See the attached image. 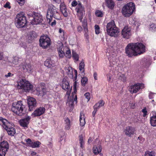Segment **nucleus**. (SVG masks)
<instances>
[{
  "label": "nucleus",
  "instance_id": "obj_1",
  "mask_svg": "<svg viewBox=\"0 0 156 156\" xmlns=\"http://www.w3.org/2000/svg\"><path fill=\"white\" fill-rule=\"evenodd\" d=\"M125 53L129 57L136 56L145 51V47L142 43L137 42L128 44L125 49Z\"/></svg>",
  "mask_w": 156,
  "mask_h": 156
},
{
  "label": "nucleus",
  "instance_id": "obj_2",
  "mask_svg": "<svg viewBox=\"0 0 156 156\" xmlns=\"http://www.w3.org/2000/svg\"><path fill=\"white\" fill-rule=\"evenodd\" d=\"M58 10V9L53 5H50L48 7L46 18L48 23L52 27L56 25L55 19H59L58 18L59 16V14Z\"/></svg>",
  "mask_w": 156,
  "mask_h": 156
},
{
  "label": "nucleus",
  "instance_id": "obj_3",
  "mask_svg": "<svg viewBox=\"0 0 156 156\" xmlns=\"http://www.w3.org/2000/svg\"><path fill=\"white\" fill-rule=\"evenodd\" d=\"M27 23V20L25 14L23 12L18 13L15 19V24L18 28L24 27Z\"/></svg>",
  "mask_w": 156,
  "mask_h": 156
},
{
  "label": "nucleus",
  "instance_id": "obj_4",
  "mask_svg": "<svg viewBox=\"0 0 156 156\" xmlns=\"http://www.w3.org/2000/svg\"><path fill=\"white\" fill-rule=\"evenodd\" d=\"M24 105H23L22 101H20L12 103L11 109L12 111L16 115L22 116L24 114Z\"/></svg>",
  "mask_w": 156,
  "mask_h": 156
},
{
  "label": "nucleus",
  "instance_id": "obj_5",
  "mask_svg": "<svg viewBox=\"0 0 156 156\" xmlns=\"http://www.w3.org/2000/svg\"><path fill=\"white\" fill-rule=\"evenodd\" d=\"M135 9V4L130 2L125 5L122 9V13L125 17H129L132 15Z\"/></svg>",
  "mask_w": 156,
  "mask_h": 156
},
{
  "label": "nucleus",
  "instance_id": "obj_6",
  "mask_svg": "<svg viewBox=\"0 0 156 156\" xmlns=\"http://www.w3.org/2000/svg\"><path fill=\"white\" fill-rule=\"evenodd\" d=\"M18 88L23 89L25 92L32 90L33 85L25 80L21 79L18 83Z\"/></svg>",
  "mask_w": 156,
  "mask_h": 156
},
{
  "label": "nucleus",
  "instance_id": "obj_7",
  "mask_svg": "<svg viewBox=\"0 0 156 156\" xmlns=\"http://www.w3.org/2000/svg\"><path fill=\"white\" fill-rule=\"evenodd\" d=\"M51 40L47 35L42 36L39 39V45L43 48L46 49L51 44Z\"/></svg>",
  "mask_w": 156,
  "mask_h": 156
},
{
  "label": "nucleus",
  "instance_id": "obj_8",
  "mask_svg": "<svg viewBox=\"0 0 156 156\" xmlns=\"http://www.w3.org/2000/svg\"><path fill=\"white\" fill-rule=\"evenodd\" d=\"M67 78H64L63 79L61 85L63 89L67 91L66 96L69 98L72 90V87H70L69 82L67 80Z\"/></svg>",
  "mask_w": 156,
  "mask_h": 156
},
{
  "label": "nucleus",
  "instance_id": "obj_9",
  "mask_svg": "<svg viewBox=\"0 0 156 156\" xmlns=\"http://www.w3.org/2000/svg\"><path fill=\"white\" fill-rule=\"evenodd\" d=\"M9 148L8 142L3 141L0 143V156H5Z\"/></svg>",
  "mask_w": 156,
  "mask_h": 156
},
{
  "label": "nucleus",
  "instance_id": "obj_10",
  "mask_svg": "<svg viewBox=\"0 0 156 156\" xmlns=\"http://www.w3.org/2000/svg\"><path fill=\"white\" fill-rule=\"evenodd\" d=\"M30 20V24L33 25L40 24L42 23L43 20L42 16L38 13H35V16L33 19Z\"/></svg>",
  "mask_w": 156,
  "mask_h": 156
},
{
  "label": "nucleus",
  "instance_id": "obj_11",
  "mask_svg": "<svg viewBox=\"0 0 156 156\" xmlns=\"http://www.w3.org/2000/svg\"><path fill=\"white\" fill-rule=\"evenodd\" d=\"M76 11L77 13V16L79 20L82 21L83 18V16L85 14L84 8L81 3H79L76 8Z\"/></svg>",
  "mask_w": 156,
  "mask_h": 156
},
{
  "label": "nucleus",
  "instance_id": "obj_12",
  "mask_svg": "<svg viewBox=\"0 0 156 156\" xmlns=\"http://www.w3.org/2000/svg\"><path fill=\"white\" fill-rule=\"evenodd\" d=\"M143 87L144 84H143L137 83L130 86L129 87V90L132 94L136 93L140 89H142Z\"/></svg>",
  "mask_w": 156,
  "mask_h": 156
},
{
  "label": "nucleus",
  "instance_id": "obj_13",
  "mask_svg": "<svg viewBox=\"0 0 156 156\" xmlns=\"http://www.w3.org/2000/svg\"><path fill=\"white\" fill-rule=\"evenodd\" d=\"M122 35L124 38L129 39L131 35V29L128 26H125L122 31Z\"/></svg>",
  "mask_w": 156,
  "mask_h": 156
},
{
  "label": "nucleus",
  "instance_id": "obj_14",
  "mask_svg": "<svg viewBox=\"0 0 156 156\" xmlns=\"http://www.w3.org/2000/svg\"><path fill=\"white\" fill-rule=\"evenodd\" d=\"M27 103L29 107V110L31 111L36 105V100L34 98H29L27 99Z\"/></svg>",
  "mask_w": 156,
  "mask_h": 156
},
{
  "label": "nucleus",
  "instance_id": "obj_15",
  "mask_svg": "<svg viewBox=\"0 0 156 156\" xmlns=\"http://www.w3.org/2000/svg\"><path fill=\"white\" fill-rule=\"evenodd\" d=\"M45 108L43 107H40L37 108L32 114L33 117L40 116L43 114L45 112Z\"/></svg>",
  "mask_w": 156,
  "mask_h": 156
},
{
  "label": "nucleus",
  "instance_id": "obj_16",
  "mask_svg": "<svg viewBox=\"0 0 156 156\" xmlns=\"http://www.w3.org/2000/svg\"><path fill=\"white\" fill-rule=\"evenodd\" d=\"M0 121L3 123V127L5 130L11 128H13V125L12 123L8 122L6 119H3L1 117H0Z\"/></svg>",
  "mask_w": 156,
  "mask_h": 156
},
{
  "label": "nucleus",
  "instance_id": "obj_17",
  "mask_svg": "<svg viewBox=\"0 0 156 156\" xmlns=\"http://www.w3.org/2000/svg\"><path fill=\"white\" fill-rule=\"evenodd\" d=\"M30 119V116L28 115L26 116L25 118L20 120L19 122L20 125L23 127H27Z\"/></svg>",
  "mask_w": 156,
  "mask_h": 156
},
{
  "label": "nucleus",
  "instance_id": "obj_18",
  "mask_svg": "<svg viewBox=\"0 0 156 156\" xmlns=\"http://www.w3.org/2000/svg\"><path fill=\"white\" fill-rule=\"evenodd\" d=\"M135 131L133 127L127 126L125 129L124 132L126 136L130 137L134 134Z\"/></svg>",
  "mask_w": 156,
  "mask_h": 156
},
{
  "label": "nucleus",
  "instance_id": "obj_19",
  "mask_svg": "<svg viewBox=\"0 0 156 156\" xmlns=\"http://www.w3.org/2000/svg\"><path fill=\"white\" fill-rule=\"evenodd\" d=\"M119 33L118 28L117 27H115L114 28L112 29L109 31L107 32L108 35L112 37H117Z\"/></svg>",
  "mask_w": 156,
  "mask_h": 156
},
{
  "label": "nucleus",
  "instance_id": "obj_20",
  "mask_svg": "<svg viewBox=\"0 0 156 156\" xmlns=\"http://www.w3.org/2000/svg\"><path fill=\"white\" fill-rule=\"evenodd\" d=\"M72 95V97L71 98V99H70L69 102L68 104L69 107H70L69 111H72L73 108V105H74V102L75 101H76L77 100V97L76 95H75V97L74 98L73 96Z\"/></svg>",
  "mask_w": 156,
  "mask_h": 156
},
{
  "label": "nucleus",
  "instance_id": "obj_21",
  "mask_svg": "<svg viewBox=\"0 0 156 156\" xmlns=\"http://www.w3.org/2000/svg\"><path fill=\"white\" fill-rule=\"evenodd\" d=\"M106 6L109 9H113L115 5V3L113 0H105Z\"/></svg>",
  "mask_w": 156,
  "mask_h": 156
},
{
  "label": "nucleus",
  "instance_id": "obj_22",
  "mask_svg": "<svg viewBox=\"0 0 156 156\" xmlns=\"http://www.w3.org/2000/svg\"><path fill=\"white\" fill-rule=\"evenodd\" d=\"M115 27H116L114 21H112L108 23L106 26L107 32H108L112 29H114Z\"/></svg>",
  "mask_w": 156,
  "mask_h": 156
},
{
  "label": "nucleus",
  "instance_id": "obj_23",
  "mask_svg": "<svg viewBox=\"0 0 156 156\" xmlns=\"http://www.w3.org/2000/svg\"><path fill=\"white\" fill-rule=\"evenodd\" d=\"M65 70L69 77L71 78H73V75L72 67L70 66H69L68 67H66L65 68Z\"/></svg>",
  "mask_w": 156,
  "mask_h": 156
},
{
  "label": "nucleus",
  "instance_id": "obj_24",
  "mask_svg": "<svg viewBox=\"0 0 156 156\" xmlns=\"http://www.w3.org/2000/svg\"><path fill=\"white\" fill-rule=\"evenodd\" d=\"M80 125L81 126H83L85 124L84 115L82 112L80 113Z\"/></svg>",
  "mask_w": 156,
  "mask_h": 156
},
{
  "label": "nucleus",
  "instance_id": "obj_25",
  "mask_svg": "<svg viewBox=\"0 0 156 156\" xmlns=\"http://www.w3.org/2000/svg\"><path fill=\"white\" fill-rule=\"evenodd\" d=\"M23 68L24 72H30L32 70L31 66L29 64H25L23 65Z\"/></svg>",
  "mask_w": 156,
  "mask_h": 156
},
{
  "label": "nucleus",
  "instance_id": "obj_26",
  "mask_svg": "<svg viewBox=\"0 0 156 156\" xmlns=\"http://www.w3.org/2000/svg\"><path fill=\"white\" fill-rule=\"evenodd\" d=\"M93 152L95 154L97 155L98 154L99 152H101V151L102 148L101 146L99 145L97 147L94 146L93 147Z\"/></svg>",
  "mask_w": 156,
  "mask_h": 156
},
{
  "label": "nucleus",
  "instance_id": "obj_27",
  "mask_svg": "<svg viewBox=\"0 0 156 156\" xmlns=\"http://www.w3.org/2000/svg\"><path fill=\"white\" fill-rule=\"evenodd\" d=\"M150 122L152 126H156V113L154 115L151 117Z\"/></svg>",
  "mask_w": 156,
  "mask_h": 156
},
{
  "label": "nucleus",
  "instance_id": "obj_28",
  "mask_svg": "<svg viewBox=\"0 0 156 156\" xmlns=\"http://www.w3.org/2000/svg\"><path fill=\"white\" fill-rule=\"evenodd\" d=\"M49 89L46 88V86H43L41 87V90L39 92L40 94H43V95L46 94V93L48 92Z\"/></svg>",
  "mask_w": 156,
  "mask_h": 156
},
{
  "label": "nucleus",
  "instance_id": "obj_29",
  "mask_svg": "<svg viewBox=\"0 0 156 156\" xmlns=\"http://www.w3.org/2000/svg\"><path fill=\"white\" fill-rule=\"evenodd\" d=\"M37 35L35 32H32L29 35L28 39L31 41L34 39L35 38L37 37Z\"/></svg>",
  "mask_w": 156,
  "mask_h": 156
},
{
  "label": "nucleus",
  "instance_id": "obj_30",
  "mask_svg": "<svg viewBox=\"0 0 156 156\" xmlns=\"http://www.w3.org/2000/svg\"><path fill=\"white\" fill-rule=\"evenodd\" d=\"M8 134L11 136H13L16 133V130L14 128H10L7 129L6 130Z\"/></svg>",
  "mask_w": 156,
  "mask_h": 156
},
{
  "label": "nucleus",
  "instance_id": "obj_31",
  "mask_svg": "<svg viewBox=\"0 0 156 156\" xmlns=\"http://www.w3.org/2000/svg\"><path fill=\"white\" fill-rule=\"evenodd\" d=\"M65 128L67 130H69L70 128V121L68 118H67L65 120Z\"/></svg>",
  "mask_w": 156,
  "mask_h": 156
},
{
  "label": "nucleus",
  "instance_id": "obj_32",
  "mask_svg": "<svg viewBox=\"0 0 156 156\" xmlns=\"http://www.w3.org/2000/svg\"><path fill=\"white\" fill-rule=\"evenodd\" d=\"M40 144L41 143L40 142L37 141L34 143L32 142L30 146L33 148H35L39 147Z\"/></svg>",
  "mask_w": 156,
  "mask_h": 156
},
{
  "label": "nucleus",
  "instance_id": "obj_33",
  "mask_svg": "<svg viewBox=\"0 0 156 156\" xmlns=\"http://www.w3.org/2000/svg\"><path fill=\"white\" fill-rule=\"evenodd\" d=\"M84 66L85 65L83 62H81L80 63L79 68L80 71L81 72V73H84Z\"/></svg>",
  "mask_w": 156,
  "mask_h": 156
},
{
  "label": "nucleus",
  "instance_id": "obj_34",
  "mask_svg": "<svg viewBox=\"0 0 156 156\" xmlns=\"http://www.w3.org/2000/svg\"><path fill=\"white\" fill-rule=\"evenodd\" d=\"M79 137L80 143V147L82 148H83L84 147V142L83 139V135L81 134L79 136Z\"/></svg>",
  "mask_w": 156,
  "mask_h": 156
},
{
  "label": "nucleus",
  "instance_id": "obj_35",
  "mask_svg": "<svg viewBox=\"0 0 156 156\" xmlns=\"http://www.w3.org/2000/svg\"><path fill=\"white\" fill-rule=\"evenodd\" d=\"M52 62L51 60L49 59H47L44 62V64L45 66L48 67L50 68L52 65Z\"/></svg>",
  "mask_w": 156,
  "mask_h": 156
},
{
  "label": "nucleus",
  "instance_id": "obj_36",
  "mask_svg": "<svg viewBox=\"0 0 156 156\" xmlns=\"http://www.w3.org/2000/svg\"><path fill=\"white\" fill-rule=\"evenodd\" d=\"M88 79L87 77H84L81 79V82L82 86L84 87L87 83Z\"/></svg>",
  "mask_w": 156,
  "mask_h": 156
},
{
  "label": "nucleus",
  "instance_id": "obj_37",
  "mask_svg": "<svg viewBox=\"0 0 156 156\" xmlns=\"http://www.w3.org/2000/svg\"><path fill=\"white\" fill-rule=\"evenodd\" d=\"M65 56L67 58H70L71 57V51L69 48H67V50H66V53H65Z\"/></svg>",
  "mask_w": 156,
  "mask_h": 156
},
{
  "label": "nucleus",
  "instance_id": "obj_38",
  "mask_svg": "<svg viewBox=\"0 0 156 156\" xmlns=\"http://www.w3.org/2000/svg\"><path fill=\"white\" fill-rule=\"evenodd\" d=\"M118 78L123 82H125L126 80V78L125 75L123 74H121L119 76Z\"/></svg>",
  "mask_w": 156,
  "mask_h": 156
},
{
  "label": "nucleus",
  "instance_id": "obj_39",
  "mask_svg": "<svg viewBox=\"0 0 156 156\" xmlns=\"http://www.w3.org/2000/svg\"><path fill=\"white\" fill-rule=\"evenodd\" d=\"M72 57L76 61L79 60V57L78 55L74 51L72 52Z\"/></svg>",
  "mask_w": 156,
  "mask_h": 156
},
{
  "label": "nucleus",
  "instance_id": "obj_40",
  "mask_svg": "<svg viewBox=\"0 0 156 156\" xmlns=\"http://www.w3.org/2000/svg\"><path fill=\"white\" fill-rule=\"evenodd\" d=\"M35 13H36L34 12H30L28 13L27 15L29 18L30 19V20H30L31 19H33V18L35 16Z\"/></svg>",
  "mask_w": 156,
  "mask_h": 156
},
{
  "label": "nucleus",
  "instance_id": "obj_41",
  "mask_svg": "<svg viewBox=\"0 0 156 156\" xmlns=\"http://www.w3.org/2000/svg\"><path fill=\"white\" fill-rule=\"evenodd\" d=\"M95 14L98 17H101L103 16L102 12L99 10H97L96 11Z\"/></svg>",
  "mask_w": 156,
  "mask_h": 156
},
{
  "label": "nucleus",
  "instance_id": "obj_42",
  "mask_svg": "<svg viewBox=\"0 0 156 156\" xmlns=\"http://www.w3.org/2000/svg\"><path fill=\"white\" fill-rule=\"evenodd\" d=\"M67 9L66 5L63 3H62L60 5V10L62 11L63 10H65Z\"/></svg>",
  "mask_w": 156,
  "mask_h": 156
},
{
  "label": "nucleus",
  "instance_id": "obj_43",
  "mask_svg": "<svg viewBox=\"0 0 156 156\" xmlns=\"http://www.w3.org/2000/svg\"><path fill=\"white\" fill-rule=\"evenodd\" d=\"M144 156H155L154 153L152 152H146Z\"/></svg>",
  "mask_w": 156,
  "mask_h": 156
},
{
  "label": "nucleus",
  "instance_id": "obj_44",
  "mask_svg": "<svg viewBox=\"0 0 156 156\" xmlns=\"http://www.w3.org/2000/svg\"><path fill=\"white\" fill-rule=\"evenodd\" d=\"M95 33L97 34H98L100 33V28L98 25H96L94 26Z\"/></svg>",
  "mask_w": 156,
  "mask_h": 156
},
{
  "label": "nucleus",
  "instance_id": "obj_45",
  "mask_svg": "<svg viewBox=\"0 0 156 156\" xmlns=\"http://www.w3.org/2000/svg\"><path fill=\"white\" fill-rule=\"evenodd\" d=\"M84 95L86 98L87 99V101H89L90 99V93L89 92H87L84 94Z\"/></svg>",
  "mask_w": 156,
  "mask_h": 156
},
{
  "label": "nucleus",
  "instance_id": "obj_46",
  "mask_svg": "<svg viewBox=\"0 0 156 156\" xmlns=\"http://www.w3.org/2000/svg\"><path fill=\"white\" fill-rule=\"evenodd\" d=\"M82 26L83 27H87V21L86 19H84L82 22Z\"/></svg>",
  "mask_w": 156,
  "mask_h": 156
},
{
  "label": "nucleus",
  "instance_id": "obj_47",
  "mask_svg": "<svg viewBox=\"0 0 156 156\" xmlns=\"http://www.w3.org/2000/svg\"><path fill=\"white\" fill-rule=\"evenodd\" d=\"M63 15L65 17H67L68 16V12L67 11V9L61 11Z\"/></svg>",
  "mask_w": 156,
  "mask_h": 156
},
{
  "label": "nucleus",
  "instance_id": "obj_48",
  "mask_svg": "<svg viewBox=\"0 0 156 156\" xmlns=\"http://www.w3.org/2000/svg\"><path fill=\"white\" fill-rule=\"evenodd\" d=\"M58 53L59 56L60 58H63L65 56V53L63 51H61L58 52Z\"/></svg>",
  "mask_w": 156,
  "mask_h": 156
},
{
  "label": "nucleus",
  "instance_id": "obj_49",
  "mask_svg": "<svg viewBox=\"0 0 156 156\" xmlns=\"http://www.w3.org/2000/svg\"><path fill=\"white\" fill-rule=\"evenodd\" d=\"M142 112L143 113V116L145 117L147 115V111L146 108H144L142 110Z\"/></svg>",
  "mask_w": 156,
  "mask_h": 156
},
{
  "label": "nucleus",
  "instance_id": "obj_50",
  "mask_svg": "<svg viewBox=\"0 0 156 156\" xmlns=\"http://www.w3.org/2000/svg\"><path fill=\"white\" fill-rule=\"evenodd\" d=\"M76 81H75L73 84V87H74V92H73L72 93V95H73L74 94H75L76 92Z\"/></svg>",
  "mask_w": 156,
  "mask_h": 156
},
{
  "label": "nucleus",
  "instance_id": "obj_51",
  "mask_svg": "<svg viewBox=\"0 0 156 156\" xmlns=\"http://www.w3.org/2000/svg\"><path fill=\"white\" fill-rule=\"evenodd\" d=\"M150 28L152 30H154L156 29V25L152 23L151 24L150 26Z\"/></svg>",
  "mask_w": 156,
  "mask_h": 156
},
{
  "label": "nucleus",
  "instance_id": "obj_52",
  "mask_svg": "<svg viewBox=\"0 0 156 156\" xmlns=\"http://www.w3.org/2000/svg\"><path fill=\"white\" fill-rule=\"evenodd\" d=\"M18 3L20 5H23L25 2V0H17Z\"/></svg>",
  "mask_w": 156,
  "mask_h": 156
},
{
  "label": "nucleus",
  "instance_id": "obj_53",
  "mask_svg": "<svg viewBox=\"0 0 156 156\" xmlns=\"http://www.w3.org/2000/svg\"><path fill=\"white\" fill-rule=\"evenodd\" d=\"M101 107L100 106V105H99V103H97L93 106V108H95V109L98 110L99 108Z\"/></svg>",
  "mask_w": 156,
  "mask_h": 156
},
{
  "label": "nucleus",
  "instance_id": "obj_54",
  "mask_svg": "<svg viewBox=\"0 0 156 156\" xmlns=\"http://www.w3.org/2000/svg\"><path fill=\"white\" fill-rule=\"evenodd\" d=\"M155 93L150 92L149 94V98L150 99H152L154 98V96Z\"/></svg>",
  "mask_w": 156,
  "mask_h": 156
},
{
  "label": "nucleus",
  "instance_id": "obj_55",
  "mask_svg": "<svg viewBox=\"0 0 156 156\" xmlns=\"http://www.w3.org/2000/svg\"><path fill=\"white\" fill-rule=\"evenodd\" d=\"M97 103H99L100 106L101 107L104 106L105 103L103 100H101Z\"/></svg>",
  "mask_w": 156,
  "mask_h": 156
},
{
  "label": "nucleus",
  "instance_id": "obj_56",
  "mask_svg": "<svg viewBox=\"0 0 156 156\" xmlns=\"http://www.w3.org/2000/svg\"><path fill=\"white\" fill-rule=\"evenodd\" d=\"M10 3L9 2H7L4 5V7L5 8H8L9 9H10L11 6H10Z\"/></svg>",
  "mask_w": 156,
  "mask_h": 156
},
{
  "label": "nucleus",
  "instance_id": "obj_57",
  "mask_svg": "<svg viewBox=\"0 0 156 156\" xmlns=\"http://www.w3.org/2000/svg\"><path fill=\"white\" fill-rule=\"evenodd\" d=\"M77 4V2L75 1L73 2L72 3L71 5L73 6H76Z\"/></svg>",
  "mask_w": 156,
  "mask_h": 156
},
{
  "label": "nucleus",
  "instance_id": "obj_58",
  "mask_svg": "<svg viewBox=\"0 0 156 156\" xmlns=\"http://www.w3.org/2000/svg\"><path fill=\"white\" fill-rule=\"evenodd\" d=\"M13 75V74L12 73H8L7 74H6L5 75V76L7 78L9 77L12 76Z\"/></svg>",
  "mask_w": 156,
  "mask_h": 156
},
{
  "label": "nucleus",
  "instance_id": "obj_59",
  "mask_svg": "<svg viewBox=\"0 0 156 156\" xmlns=\"http://www.w3.org/2000/svg\"><path fill=\"white\" fill-rule=\"evenodd\" d=\"M63 46L62 45L59 46L58 48V52L63 51V50H62V49L63 48Z\"/></svg>",
  "mask_w": 156,
  "mask_h": 156
},
{
  "label": "nucleus",
  "instance_id": "obj_60",
  "mask_svg": "<svg viewBox=\"0 0 156 156\" xmlns=\"http://www.w3.org/2000/svg\"><path fill=\"white\" fill-rule=\"evenodd\" d=\"M77 29L78 31L80 32H81L82 30V28L80 26H78Z\"/></svg>",
  "mask_w": 156,
  "mask_h": 156
},
{
  "label": "nucleus",
  "instance_id": "obj_61",
  "mask_svg": "<svg viewBox=\"0 0 156 156\" xmlns=\"http://www.w3.org/2000/svg\"><path fill=\"white\" fill-rule=\"evenodd\" d=\"M94 111H93V112H92V115H93V116H95V114L96 113L97 111H98V110L95 109V108H94Z\"/></svg>",
  "mask_w": 156,
  "mask_h": 156
},
{
  "label": "nucleus",
  "instance_id": "obj_62",
  "mask_svg": "<svg viewBox=\"0 0 156 156\" xmlns=\"http://www.w3.org/2000/svg\"><path fill=\"white\" fill-rule=\"evenodd\" d=\"M97 75L96 73L94 72V73L93 76H94V79L96 80H97Z\"/></svg>",
  "mask_w": 156,
  "mask_h": 156
},
{
  "label": "nucleus",
  "instance_id": "obj_63",
  "mask_svg": "<svg viewBox=\"0 0 156 156\" xmlns=\"http://www.w3.org/2000/svg\"><path fill=\"white\" fill-rule=\"evenodd\" d=\"M48 145L50 148H51L52 146V144L51 142H49V144H48Z\"/></svg>",
  "mask_w": 156,
  "mask_h": 156
},
{
  "label": "nucleus",
  "instance_id": "obj_64",
  "mask_svg": "<svg viewBox=\"0 0 156 156\" xmlns=\"http://www.w3.org/2000/svg\"><path fill=\"white\" fill-rule=\"evenodd\" d=\"M92 140H93V139L91 137H89V138L88 140V143L89 144L92 141Z\"/></svg>",
  "mask_w": 156,
  "mask_h": 156
}]
</instances>
